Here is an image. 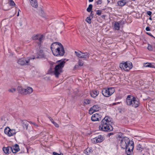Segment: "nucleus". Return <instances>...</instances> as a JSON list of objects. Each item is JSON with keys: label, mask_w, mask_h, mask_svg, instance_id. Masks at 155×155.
I'll return each mask as SVG.
<instances>
[{"label": "nucleus", "mask_w": 155, "mask_h": 155, "mask_svg": "<svg viewBox=\"0 0 155 155\" xmlns=\"http://www.w3.org/2000/svg\"><path fill=\"white\" fill-rule=\"evenodd\" d=\"M112 118L108 116H106L101 121V124L99 126L100 130L104 131L110 132L113 130L111 125Z\"/></svg>", "instance_id": "f257e3e1"}, {"label": "nucleus", "mask_w": 155, "mask_h": 155, "mask_svg": "<svg viewBox=\"0 0 155 155\" xmlns=\"http://www.w3.org/2000/svg\"><path fill=\"white\" fill-rule=\"evenodd\" d=\"M126 104L127 106L136 108L140 105V101L137 97L128 95L126 98Z\"/></svg>", "instance_id": "f03ea898"}, {"label": "nucleus", "mask_w": 155, "mask_h": 155, "mask_svg": "<svg viewBox=\"0 0 155 155\" xmlns=\"http://www.w3.org/2000/svg\"><path fill=\"white\" fill-rule=\"evenodd\" d=\"M121 140H120V145L121 147L123 149H125L128 147V145H130L134 142L132 140H130V139L127 137H124L122 138H120Z\"/></svg>", "instance_id": "7ed1b4c3"}, {"label": "nucleus", "mask_w": 155, "mask_h": 155, "mask_svg": "<svg viewBox=\"0 0 155 155\" xmlns=\"http://www.w3.org/2000/svg\"><path fill=\"white\" fill-rule=\"evenodd\" d=\"M63 72L62 68H50L48 74L54 75L56 78H58L59 75Z\"/></svg>", "instance_id": "20e7f679"}, {"label": "nucleus", "mask_w": 155, "mask_h": 155, "mask_svg": "<svg viewBox=\"0 0 155 155\" xmlns=\"http://www.w3.org/2000/svg\"><path fill=\"white\" fill-rule=\"evenodd\" d=\"M35 59V57L27 58L26 59L23 58L19 59L18 61V63L21 65L30 64V61Z\"/></svg>", "instance_id": "39448f33"}, {"label": "nucleus", "mask_w": 155, "mask_h": 155, "mask_svg": "<svg viewBox=\"0 0 155 155\" xmlns=\"http://www.w3.org/2000/svg\"><path fill=\"white\" fill-rule=\"evenodd\" d=\"M115 90L113 87L103 89L102 91V94L105 97H108L111 95L114 92Z\"/></svg>", "instance_id": "423d86ee"}, {"label": "nucleus", "mask_w": 155, "mask_h": 155, "mask_svg": "<svg viewBox=\"0 0 155 155\" xmlns=\"http://www.w3.org/2000/svg\"><path fill=\"white\" fill-rule=\"evenodd\" d=\"M52 53L55 56H63L65 53V51L63 45H61V47H60L55 51H54Z\"/></svg>", "instance_id": "0eeeda50"}, {"label": "nucleus", "mask_w": 155, "mask_h": 155, "mask_svg": "<svg viewBox=\"0 0 155 155\" xmlns=\"http://www.w3.org/2000/svg\"><path fill=\"white\" fill-rule=\"evenodd\" d=\"M56 63L57 64L56 65H55L56 63L51 62L50 64L52 65L51 67H54V65L55 67L54 68H63L65 64V62L64 60H60L57 61Z\"/></svg>", "instance_id": "6e6552de"}, {"label": "nucleus", "mask_w": 155, "mask_h": 155, "mask_svg": "<svg viewBox=\"0 0 155 155\" xmlns=\"http://www.w3.org/2000/svg\"><path fill=\"white\" fill-rule=\"evenodd\" d=\"M75 53L78 58H84L85 60H87V58H88L89 56V54L87 52L83 53L81 51H75Z\"/></svg>", "instance_id": "1a4fd4ad"}, {"label": "nucleus", "mask_w": 155, "mask_h": 155, "mask_svg": "<svg viewBox=\"0 0 155 155\" xmlns=\"http://www.w3.org/2000/svg\"><path fill=\"white\" fill-rule=\"evenodd\" d=\"M44 38V37L43 35L37 34L35 35H34L32 37V38L34 40H38V44L40 45L43 40Z\"/></svg>", "instance_id": "9d476101"}, {"label": "nucleus", "mask_w": 155, "mask_h": 155, "mask_svg": "<svg viewBox=\"0 0 155 155\" xmlns=\"http://www.w3.org/2000/svg\"><path fill=\"white\" fill-rule=\"evenodd\" d=\"M132 68L133 67L132 64L131 62L127 61L126 62L123 61L120 63L119 65V68Z\"/></svg>", "instance_id": "9b49d317"}, {"label": "nucleus", "mask_w": 155, "mask_h": 155, "mask_svg": "<svg viewBox=\"0 0 155 155\" xmlns=\"http://www.w3.org/2000/svg\"><path fill=\"white\" fill-rule=\"evenodd\" d=\"M61 45H62L60 43L58 42H54L51 45V49L53 53L54 51H55L61 46Z\"/></svg>", "instance_id": "f8f14e48"}, {"label": "nucleus", "mask_w": 155, "mask_h": 155, "mask_svg": "<svg viewBox=\"0 0 155 155\" xmlns=\"http://www.w3.org/2000/svg\"><path fill=\"white\" fill-rule=\"evenodd\" d=\"M130 145L126 148V153L127 155H131L132 153L134 147V142H132Z\"/></svg>", "instance_id": "ddd939ff"}, {"label": "nucleus", "mask_w": 155, "mask_h": 155, "mask_svg": "<svg viewBox=\"0 0 155 155\" xmlns=\"http://www.w3.org/2000/svg\"><path fill=\"white\" fill-rule=\"evenodd\" d=\"M100 109V107L98 105H94L90 108L89 110V113L90 114H92L94 112L98 111Z\"/></svg>", "instance_id": "4468645a"}, {"label": "nucleus", "mask_w": 155, "mask_h": 155, "mask_svg": "<svg viewBox=\"0 0 155 155\" xmlns=\"http://www.w3.org/2000/svg\"><path fill=\"white\" fill-rule=\"evenodd\" d=\"M94 142L95 143H100L102 142L104 140L103 136L99 135L93 139Z\"/></svg>", "instance_id": "2eb2a0df"}, {"label": "nucleus", "mask_w": 155, "mask_h": 155, "mask_svg": "<svg viewBox=\"0 0 155 155\" xmlns=\"http://www.w3.org/2000/svg\"><path fill=\"white\" fill-rule=\"evenodd\" d=\"M11 150L13 153H16L20 150L19 145L16 144L14 146L11 147Z\"/></svg>", "instance_id": "dca6fc26"}, {"label": "nucleus", "mask_w": 155, "mask_h": 155, "mask_svg": "<svg viewBox=\"0 0 155 155\" xmlns=\"http://www.w3.org/2000/svg\"><path fill=\"white\" fill-rule=\"evenodd\" d=\"M100 118V115L98 114H93L91 117V120L93 121H99Z\"/></svg>", "instance_id": "f3484780"}, {"label": "nucleus", "mask_w": 155, "mask_h": 155, "mask_svg": "<svg viewBox=\"0 0 155 155\" xmlns=\"http://www.w3.org/2000/svg\"><path fill=\"white\" fill-rule=\"evenodd\" d=\"M18 92L23 95H26V89L24 88L21 86H18L17 88Z\"/></svg>", "instance_id": "a211bd4d"}, {"label": "nucleus", "mask_w": 155, "mask_h": 155, "mask_svg": "<svg viewBox=\"0 0 155 155\" xmlns=\"http://www.w3.org/2000/svg\"><path fill=\"white\" fill-rule=\"evenodd\" d=\"M11 147H3V150L5 153L8 154L9 153H11L12 152Z\"/></svg>", "instance_id": "6ab92c4d"}, {"label": "nucleus", "mask_w": 155, "mask_h": 155, "mask_svg": "<svg viewBox=\"0 0 155 155\" xmlns=\"http://www.w3.org/2000/svg\"><path fill=\"white\" fill-rule=\"evenodd\" d=\"M143 66L144 67L155 68V64L152 63L147 62L143 64Z\"/></svg>", "instance_id": "aec40b11"}, {"label": "nucleus", "mask_w": 155, "mask_h": 155, "mask_svg": "<svg viewBox=\"0 0 155 155\" xmlns=\"http://www.w3.org/2000/svg\"><path fill=\"white\" fill-rule=\"evenodd\" d=\"M99 91L95 90L92 91L90 93L91 96L93 98H95L97 97Z\"/></svg>", "instance_id": "412c9836"}, {"label": "nucleus", "mask_w": 155, "mask_h": 155, "mask_svg": "<svg viewBox=\"0 0 155 155\" xmlns=\"http://www.w3.org/2000/svg\"><path fill=\"white\" fill-rule=\"evenodd\" d=\"M137 150L140 152H141L143 151L144 148V146H143L141 144H138L136 147Z\"/></svg>", "instance_id": "4be33fe9"}, {"label": "nucleus", "mask_w": 155, "mask_h": 155, "mask_svg": "<svg viewBox=\"0 0 155 155\" xmlns=\"http://www.w3.org/2000/svg\"><path fill=\"white\" fill-rule=\"evenodd\" d=\"M22 126L24 129H27L28 126V124L27 121L26 120H24L22 121Z\"/></svg>", "instance_id": "5701e85b"}, {"label": "nucleus", "mask_w": 155, "mask_h": 155, "mask_svg": "<svg viewBox=\"0 0 155 155\" xmlns=\"http://www.w3.org/2000/svg\"><path fill=\"white\" fill-rule=\"evenodd\" d=\"M126 3V2L125 0H122L118 1L117 2V4L118 5L121 7H122L124 6Z\"/></svg>", "instance_id": "b1692460"}, {"label": "nucleus", "mask_w": 155, "mask_h": 155, "mask_svg": "<svg viewBox=\"0 0 155 155\" xmlns=\"http://www.w3.org/2000/svg\"><path fill=\"white\" fill-rule=\"evenodd\" d=\"M93 150L92 148H87L84 150V153L87 155H89L90 153L92 152Z\"/></svg>", "instance_id": "393cba45"}, {"label": "nucleus", "mask_w": 155, "mask_h": 155, "mask_svg": "<svg viewBox=\"0 0 155 155\" xmlns=\"http://www.w3.org/2000/svg\"><path fill=\"white\" fill-rule=\"evenodd\" d=\"M33 89L30 87H28L26 89V95L30 94L33 92Z\"/></svg>", "instance_id": "a878e982"}, {"label": "nucleus", "mask_w": 155, "mask_h": 155, "mask_svg": "<svg viewBox=\"0 0 155 155\" xmlns=\"http://www.w3.org/2000/svg\"><path fill=\"white\" fill-rule=\"evenodd\" d=\"M120 24L118 22H115L114 25V28L115 30H118L120 29Z\"/></svg>", "instance_id": "bb28decb"}, {"label": "nucleus", "mask_w": 155, "mask_h": 155, "mask_svg": "<svg viewBox=\"0 0 155 155\" xmlns=\"http://www.w3.org/2000/svg\"><path fill=\"white\" fill-rule=\"evenodd\" d=\"M16 133L15 130H11L10 129V130H9V133L8 135V136L9 137H11V136H13L14 134H15Z\"/></svg>", "instance_id": "cd10ccee"}, {"label": "nucleus", "mask_w": 155, "mask_h": 155, "mask_svg": "<svg viewBox=\"0 0 155 155\" xmlns=\"http://www.w3.org/2000/svg\"><path fill=\"white\" fill-rule=\"evenodd\" d=\"M10 129L9 127H7L4 130L5 133L8 136L9 133V130H10Z\"/></svg>", "instance_id": "c85d7f7f"}, {"label": "nucleus", "mask_w": 155, "mask_h": 155, "mask_svg": "<svg viewBox=\"0 0 155 155\" xmlns=\"http://www.w3.org/2000/svg\"><path fill=\"white\" fill-rule=\"evenodd\" d=\"M91 101L88 99H85L83 100L84 103L85 104H89L91 103Z\"/></svg>", "instance_id": "c756f323"}, {"label": "nucleus", "mask_w": 155, "mask_h": 155, "mask_svg": "<svg viewBox=\"0 0 155 155\" xmlns=\"http://www.w3.org/2000/svg\"><path fill=\"white\" fill-rule=\"evenodd\" d=\"M92 4H90L89 5L88 7L87 8V11L88 12H90L91 11L92 8Z\"/></svg>", "instance_id": "7c9ffc66"}, {"label": "nucleus", "mask_w": 155, "mask_h": 155, "mask_svg": "<svg viewBox=\"0 0 155 155\" xmlns=\"http://www.w3.org/2000/svg\"><path fill=\"white\" fill-rule=\"evenodd\" d=\"M78 66L81 67L83 65V62L82 60L79 59L78 62Z\"/></svg>", "instance_id": "2f4dec72"}, {"label": "nucleus", "mask_w": 155, "mask_h": 155, "mask_svg": "<svg viewBox=\"0 0 155 155\" xmlns=\"http://www.w3.org/2000/svg\"><path fill=\"white\" fill-rule=\"evenodd\" d=\"M91 18L89 17H87L86 19V21L89 24L91 23Z\"/></svg>", "instance_id": "473e14b6"}, {"label": "nucleus", "mask_w": 155, "mask_h": 155, "mask_svg": "<svg viewBox=\"0 0 155 155\" xmlns=\"http://www.w3.org/2000/svg\"><path fill=\"white\" fill-rule=\"evenodd\" d=\"M122 96L120 95L117 96L115 99V101H116L119 99H121L122 98Z\"/></svg>", "instance_id": "72a5a7b5"}, {"label": "nucleus", "mask_w": 155, "mask_h": 155, "mask_svg": "<svg viewBox=\"0 0 155 155\" xmlns=\"http://www.w3.org/2000/svg\"><path fill=\"white\" fill-rule=\"evenodd\" d=\"M16 89L15 88H12L11 89H9L8 90V91L10 92L13 93L14 92H15L16 91Z\"/></svg>", "instance_id": "f704fd0d"}, {"label": "nucleus", "mask_w": 155, "mask_h": 155, "mask_svg": "<svg viewBox=\"0 0 155 155\" xmlns=\"http://www.w3.org/2000/svg\"><path fill=\"white\" fill-rule=\"evenodd\" d=\"M9 4L11 6H14L15 5V2L12 0H11L10 1Z\"/></svg>", "instance_id": "c9c22d12"}, {"label": "nucleus", "mask_w": 155, "mask_h": 155, "mask_svg": "<svg viewBox=\"0 0 155 155\" xmlns=\"http://www.w3.org/2000/svg\"><path fill=\"white\" fill-rule=\"evenodd\" d=\"M102 11L100 10H97L96 11V14L99 15H101Z\"/></svg>", "instance_id": "e433bc0d"}, {"label": "nucleus", "mask_w": 155, "mask_h": 155, "mask_svg": "<svg viewBox=\"0 0 155 155\" xmlns=\"http://www.w3.org/2000/svg\"><path fill=\"white\" fill-rule=\"evenodd\" d=\"M147 49L150 51H152L153 49L152 46L149 45L147 47Z\"/></svg>", "instance_id": "4c0bfd02"}, {"label": "nucleus", "mask_w": 155, "mask_h": 155, "mask_svg": "<svg viewBox=\"0 0 155 155\" xmlns=\"http://www.w3.org/2000/svg\"><path fill=\"white\" fill-rule=\"evenodd\" d=\"M52 123L56 127H59V125L57 124L56 122H55L54 121V122H52Z\"/></svg>", "instance_id": "58836bf2"}, {"label": "nucleus", "mask_w": 155, "mask_h": 155, "mask_svg": "<svg viewBox=\"0 0 155 155\" xmlns=\"http://www.w3.org/2000/svg\"><path fill=\"white\" fill-rule=\"evenodd\" d=\"M94 14L93 13V12L92 11H91L90 15L89 16V17L91 18H93L94 16Z\"/></svg>", "instance_id": "ea45409f"}, {"label": "nucleus", "mask_w": 155, "mask_h": 155, "mask_svg": "<svg viewBox=\"0 0 155 155\" xmlns=\"http://www.w3.org/2000/svg\"><path fill=\"white\" fill-rule=\"evenodd\" d=\"M97 5L101 4L102 3V0H99L96 2Z\"/></svg>", "instance_id": "a19ab883"}, {"label": "nucleus", "mask_w": 155, "mask_h": 155, "mask_svg": "<svg viewBox=\"0 0 155 155\" xmlns=\"http://www.w3.org/2000/svg\"><path fill=\"white\" fill-rule=\"evenodd\" d=\"M122 70H123L125 71H130V69L131 68H121Z\"/></svg>", "instance_id": "79ce46f5"}, {"label": "nucleus", "mask_w": 155, "mask_h": 155, "mask_svg": "<svg viewBox=\"0 0 155 155\" xmlns=\"http://www.w3.org/2000/svg\"><path fill=\"white\" fill-rule=\"evenodd\" d=\"M47 117L51 121V122L52 123V122H54V120L51 117H50L49 116H47Z\"/></svg>", "instance_id": "37998d69"}, {"label": "nucleus", "mask_w": 155, "mask_h": 155, "mask_svg": "<svg viewBox=\"0 0 155 155\" xmlns=\"http://www.w3.org/2000/svg\"><path fill=\"white\" fill-rule=\"evenodd\" d=\"M53 155H61V154H59L55 152H53Z\"/></svg>", "instance_id": "c03bdc74"}, {"label": "nucleus", "mask_w": 155, "mask_h": 155, "mask_svg": "<svg viewBox=\"0 0 155 155\" xmlns=\"http://www.w3.org/2000/svg\"><path fill=\"white\" fill-rule=\"evenodd\" d=\"M147 14L149 16H150L152 14V12L150 11H148L147 12Z\"/></svg>", "instance_id": "a18cd8bd"}, {"label": "nucleus", "mask_w": 155, "mask_h": 155, "mask_svg": "<svg viewBox=\"0 0 155 155\" xmlns=\"http://www.w3.org/2000/svg\"><path fill=\"white\" fill-rule=\"evenodd\" d=\"M121 103V102H118L116 103H114L113 104V105H116L118 104H120Z\"/></svg>", "instance_id": "49530a36"}, {"label": "nucleus", "mask_w": 155, "mask_h": 155, "mask_svg": "<svg viewBox=\"0 0 155 155\" xmlns=\"http://www.w3.org/2000/svg\"><path fill=\"white\" fill-rule=\"evenodd\" d=\"M146 33L149 35L151 36L152 37H154V36L151 34V33L149 32H147Z\"/></svg>", "instance_id": "de8ad7c7"}, {"label": "nucleus", "mask_w": 155, "mask_h": 155, "mask_svg": "<svg viewBox=\"0 0 155 155\" xmlns=\"http://www.w3.org/2000/svg\"><path fill=\"white\" fill-rule=\"evenodd\" d=\"M146 30L147 31H150V28L149 27H147L146 28Z\"/></svg>", "instance_id": "09e8293b"}, {"label": "nucleus", "mask_w": 155, "mask_h": 155, "mask_svg": "<svg viewBox=\"0 0 155 155\" xmlns=\"http://www.w3.org/2000/svg\"><path fill=\"white\" fill-rule=\"evenodd\" d=\"M114 134L113 133H109L108 134V135L109 136V137L110 136V135H113Z\"/></svg>", "instance_id": "8fccbe9b"}, {"label": "nucleus", "mask_w": 155, "mask_h": 155, "mask_svg": "<svg viewBox=\"0 0 155 155\" xmlns=\"http://www.w3.org/2000/svg\"><path fill=\"white\" fill-rule=\"evenodd\" d=\"M32 124H33L35 126H36L37 127H38V125L36 123H32Z\"/></svg>", "instance_id": "3c124183"}, {"label": "nucleus", "mask_w": 155, "mask_h": 155, "mask_svg": "<svg viewBox=\"0 0 155 155\" xmlns=\"http://www.w3.org/2000/svg\"><path fill=\"white\" fill-rule=\"evenodd\" d=\"M152 45L154 48H155V43H153L152 44Z\"/></svg>", "instance_id": "603ef678"}, {"label": "nucleus", "mask_w": 155, "mask_h": 155, "mask_svg": "<svg viewBox=\"0 0 155 155\" xmlns=\"http://www.w3.org/2000/svg\"><path fill=\"white\" fill-rule=\"evenodd\" d=\"M93 0H89V2H93Z\"/></svg>", "instance_id": "864d4df0"}, {"label": "nucleus", "mask_w": 155, "mask_h": 155, "mask_svg": "<svg viewBox=\"0 0 155 155\" xmlns=\"http://www.w3.org/2000/svg\"><path fill=\"white\" fill-rule=\"evenodd\" d=\"M149 19L150 20H152V18H151V17H150L149 18Z\"/></svg>", "instance_id": "5fc2aeb1"}, {"label": "nucleus", "mask_w": 155, "mask_h": 155, "mask_svg": "<svg viewBox=\"0 0 155 155\" xmlns=\"http://www.w3.org/2000/svg\"><path fill=\"white\" fill-rule=\"evenodd\" d=\"M105 17V15H102V18H104V17Z\"/></svg>", "instance_id": "6e6d98bb"}, {"label": "nucleus", "mask_w": 155, "mask_h": 155, "mask_svg": "<svg viewBox=\"0 0 155 155\" xmlns=\"http://www.w3.org/2000/svg\"><path fill=\"white\" fill-rule=\"evenodd\" d=\"M19 11H18L17 15V16H19Z\"/></svg>", "instance_id": "4d7b16f0"}, {"label": "nucleus", "mask_w": 155, "mask_h": 155, "mask_svg": "<svg viewBox=\"0 0 155 155\" xmlns=\"http://www.w3.org/2000/svg\"><path fill=\"white\" fill-rule=\"evenodd\" d=\"M40 52L41 53L43 51L42 50H40Z\"/></svg>", "instance_id": "13d9d810"}, {"label": "nucleus", "mask_w": 155, "mask_h": 155, "mask_svg": "<svg viewBox=\"0 0 155 155\" xmlns=\"http://www.w3.org/2000/svg\"><path fill=\"white\" fill-rule=\"evenodd\" d=\"M110 2V1H109L108 0H107V2H108V3H109Z\"/></svg>", "instance_id": "bf43d9fd"}, {"label": "nucleus", "mask_w": 155, "mask_h": 155, "mask_svg": "<svg viewBox=\"0 0 155 155\" xmlns=\"http://www.w3.org/2000/svg\"><path fill=\"white\" fill-rule=\"evenodd\" d=\"M27 153H28V149L27 148Z\"/></svg>", "instance_id": "052dcab7"}, {"label": "nucleus", "mask_w": 155, "mask_h": 155, "mask_svg": "<svg viewBox=\"0 0 155 155\" xmlns=\"http://www.w3.org/2000/svg\"><path fill=\"white\" fill-rule=\"evenodd\" d=\"M29 123H30L31 124H32V123H33V122H31V121L29 122Z\"/></svg>", "instance_id": "680f3d73"}, {"label": "nucleus", "mask_w": 155, "mask_h": 155, "mask_svg": "<svg viewBox=\"0 0 155 155\" xmlns=\"http://www.w3.org/2000/svg\"><path fill=\"white\" fill-rule=\"evenodd\" d=\"M18 11H19V12H20V10L19 9Z\"/></svg>", "instance_id": "e2e57ef3"}, {"label": "nucleus", "mask_w": 155, "mask_h": 155, "mask_svg": "<svg viewBox=\"0 0 155 155\" xmlns=\"http://www.w3.org/2000/svg\"><path fill=\"white\" fill-rule=\"evenodd\" d=\"M76 65L75 66L74 68H76Z\"/></svg>", "instance_id": "0e129e2a"}, {"label": "nucleus", "mask_w": 155, "mask_h": 155, "mask_svg": "<svg viewBox=\"0 0 155 155\" xmlns=\"http://www.w3.org/2000/svg\"><path fill=\"white\" fill-rule=\"evenodd\" d=\"M39 58V57H37V58Z\"/></svg>", "instance_id": "69168bd1"}, {"label": "nucleus", "mask_w": 155, "mask_h": 155, "mask_svg": "<svg viewBox=\"0 0 155 155\" xmlns=\"http://www.w3.org/2000/svg\"><path fill=\"white\" fill-rule=\"evenodd\" d=\"M31 0L32 1V0Z\"/></svg>", "instance_id": "338daca9"}]
</instances>
